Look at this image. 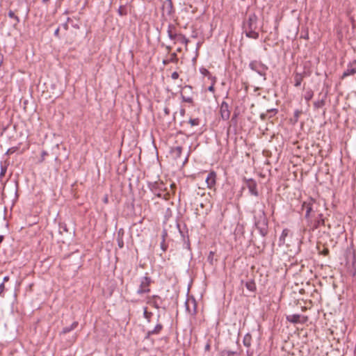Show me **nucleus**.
<instances>
[{"instance_id": "obj_29", "label": "nucleus", "mask_w": 356, "mask_h": 356, "mask_svg": "<svg viewBox=\"0 0 356 356\" xmlns=\"http://www.w3.org/2000/svg\"><path fill=\"white\" fill-rule=\"evenodd\" d=\"M325 101L323 99L318 100L314 103V107L316 108H321L324 106Z\"/></svg>"}, {"instance_id": "obj_4", "label": "nucleus", "mask_w": 356, "mask_h": 356, "mask_svg": "<svg viewBox=\"0 0 356 356\" xmlns=\"http://www.w3.org/2000/svg\"><path fill=\"white\" fill-rule=\"evenodd\" d=\"M316 201L312 197H309L307 200L304 201L302 204V209L305 210V219H309L312 217V212L314 211L316 208Z\"/></svg>"}, {"instance_id": "obj_35", "label": "nucleus", "mask_w": 356, "mask_h": 356, "mask_svg": "<svg viewBox=\"0 0 356 356\" xmlns=\"http://www.w3.org/2000/svg\"><path fill=\"white\" fill-rule=\"evenodd\" d=\"M143 315H144V317L146 318H149V314L147 312V310L146 307L144 309Z\"/></svg>"}, {"instance_id": "obj_9", "label": "nucleus", "mask_w": 356, "mask_h": 356, "mask_svg": "<svg viewBox=\"0 0 356 356\" xmlns=\"http://www.w3.org/2000/svg\"><path fill=\"white\" fill-rule=\"evenodd\" d=\"M293 236V233L287 228H285L282 230V234L279 238L278 245L282 246L286 245V246H289V243L286 241V238Z\"/></svg>"}, {"instance_id": "obj_33", "label": "nucleus", "mask_w": 356, "mask_h": 356, "mask_svg": "<svg viewBox=\"0 0 356 356\" xmlns=\"http://www.w3.org/2000/svg\"><path fill=\"white\" fill-rule=\"evenodd\" d=\"M4 289H5L4 283H1L0 284V296H3Z\"/></svg>"}, {"instance_id": "obj_38", "label": "nucleus", "mask_w": 356, "mask_h": 356, "mask_svg": "<svg viewBox=\"0 0 356 356\" xmlns=\"http://www.w3.org/2000/svg\"><path fill=\"white\" fill-rule=\"evenodd\" d=\"M184 100L188 103L192 102V99L191 97L184 98Z\"/></svg>"}, {"instance_id": "obj_40", "label": "nucleus", "mask_w": 356, "mask_h": 356, "mask_svg": "<svg viewBox=\"0 0 356 356\" xmlns=\"http://www.w3.org/2000/svg\"><path fill=\"white\" fill-rule=\"evenodd\" d=\"M163 63L164 65H167V64H169L170 62L169 61V59H168V60H163Z\"/></svg>"}, {"instance_id": "obj_34", "label": "nucleus", "mask_w": 356, "mask_h": 356, "mask_svg": "<svg viewBox=\"0 0 356 356\" xmlns=\"http://www.w3.org/2000/svg\"><path fill=\"white\" fill-rule=\"evenodd\" d=\"M179 74L178 72H174L172 74H171V78L174 80H176L179 78Z\"/></svg>"}, {"instance_id": "obj_13", "label": "nucleus", "mask_w": 356, "mask_h": 356, "mask_svg": "<svg viewBox=\"0 0 356 356\" xmlns=\"http://www.w3.org/2000/svg\"><path fill=\"white\" fill-rule=\"evenodd\" d=\"M162 300L159 296L154 295L147 298V303L159 309L161 305Z\"/></svg>"}, {"instance_id": "obj_26", "label": "nucleus", "mask_w": 356, "mask_h": 356, "mask_svg": "<svg viewBox=\"0 0 356 356\" xmlns=\"http://www.w3.org/2000/svg\"><path fill=\"white\" fill-rule=\"evenodd\" d=\"M172 152L177 156L180 157L182 153V147L181 146H177L172 149Z\"/></svg>"}, {"instance_id": "obj_45", "label": "nucleus", "mask_w": 356, "mask_h": 356, "mask_svg": "<svg viewBox=\"0 0 356 356\" xmlns=\"http://www.w3.org/2000/svg\"><path fill=\"white\" fill-rule=\"evenodd\" d=\"M3 239V237L2 236H0V243L2 242Z\"/></svg>"}, {"instance_id": "obj_19", "label": "nucleus", "mask_w": 356, "mask_h": 356, "mask_svg": "<svg viewBox=\"0 0 356 356\" xmlns=\"http://www.w3.org/2000/svg\"><path fill=\"white\" fill-rule=\"evenodd\" d=\"M245 285L246 289L251 292H254L257 289L256 284L252 280L246 282Z\"/></svg>"}, {"instance_id": "obj_42", "label": "nucleus", "mask_w": 356, "mask_h": 356, "mask_svg": "<svg viewBox=\"0 0 356 356\" xmlns=\"http://www.w3.org/2000/svg\"><path fill=\"white\" fill-rule=\"evenodd\" d=\"M104 203H106H106H108V197H107V196H106V197L104 198Z\"/></svg>"}, {"instance_id": "obj_10", "label": "nucleus", "mask_w": 356, "mask_h": 356, "mask_svg": "<svg viewBox=\"0 0 356 356\" xmlns=\"http://www.w3.org/2000/svg\"><path fill=\"white\" fill-rule=\"evenodd\" d=\"M356 74V60H353L348 64L346 70L342 74V79Z\"/></svg>"}, {"instance_id": "obj_23", "label": "nucleus", "mask_w": 356, "mask_h": 356, "mask_svg": "<svg viewBox=\"0 0 356 356\" xmlns=\"http://www.w3.org/2000/svg\"><path fill=\"white\" fill-rule=\"evenodd\" d=\"M118 14L120 16H124L128 14V8L127 6H120L118 10Z\"/></svg>"}, {"instance_id": "obj_48", "label": "nucleus", "mask_w": 356, "mask_h": 356, "mask_svg": "<svg viewBox=\"0 0 356 356\" xmlns=\"http://www.w3.org/2000/svg\"><path fill=\"white\" fill-rule=\"evenodd\" d=\"M298 113H299V112H298V111H296V115L297 117L298 116Z\"/></svg>"}, {"instance_id": "obj_17", "label": "nucleus", "mask_w": 356, "mask_h": 356, "mask_svg": "<svg viewBox=\"0 0 356 356\" xmlns=\"http://www.w3.org/2000/svg\"><path fill=\"white\" fill-rule=\"evenodd\" d=\"M304 79V75L301 73H296L294 74V86L299 87Z\"/></svg>"}, {"instance_id": "obj_1", "label": "nucleus", "mask_w": 356, "mask_h": 356, "mask_svg": "<svg viewBox=\"0 0 356 356\" xmlns=\"http://www.w3.org/2000/svg\"><path fill=\"white\" fill-rule=\"evenodd\" d=\"M258 17L255 13H251L243 23V31L245 36L251 39L259 38V33L257 31Z\"/></svg>"}, {"instance_id": "obj_5", "label": "nucleus", "mask_w": 356, "mask_h": 356, "mask_svg": "<svg viewBox=\"0 0 356 356\" xmlns=\"http://www.w3.org/2000/svg\"><path fill=\"white\" fill-rule=\"evenodd\" d=\"M307 225L312 231H314L321 226H323L325 225L323 214L321 213L318 214L316 218L313 220L312 217H310L309 219H307Z\"/></svg>"}, {"instance_id": "obj_30", "label": "nucleus", "mask_w": 356, "mask_h": 356, "mask_svg": "<svg viewBox=\"0 0 356 356\" xmlns=\"http://www.w3.org/2000/svg\"><path fill=\"white\" fill-rule=\"evenodd\" d=\"M178 60L177 56L175 53H172L170 55V58H169V61L170 63H177Z\"/></svg>"}, {"instance_id": "obj_49", "label": "nucleus", "mask_w": 356, "mask_h": 356, "mask_svg": "<svg viewBox=\"0 0 356 356\" xmlns=\"http://www.w3.org/2000/svg\"><path fill=\"white\" fill-rule=\"evenodd\" d=\"M119 245H120V248H122L123 243H120Z\"/></svg>"}, {"instance_id": "obj_25", "label": "nucleus", "mask_w": 356, "mask_h": 356, "mask_svg": "<svg viewBox=\"0 0 356 356\" xmlns=\"http://www.w3.org/2000/svg\"><path fill=\"white\" fill-rule=\"evenodd\" d=\"M188 123L191 127L199 126L200 124V120L199 118H191Z\"/></svg>"}, {"instance_id": "obj_6", "label": "nucleus", "mask_w": 356, "mask_h": 356, "mask_svg": "<svg viewBox=\"0 0 356 356\" xmlns=\"http://www.w3.org/2000/svg\"><path fill=\"white\" fill-rule=\"evenodd\" d=\"M152 282L151 278L147 276H145L141 278L140 284L138 289L137 290V293L139 295H142L143 293H147L150 291V284Z\"/></svg>"}, {"instance_id": "obj_16", "label": "nucleus", "mask_w": 356, "mask_h": 356, "mask_svg": "<svg viewBox=\"0 0 356 356\" xmlns=\"http://www.w3.org/2000/svg\"><path fill=\"white\" fill-rule=\"evenodd\" d=\"M180 42L185 45L186 49H187L188 44L189 43V40L182 33H179L178 38L175 40L174 43Z\"/></svg>"}, {"instance_id": "obj_20", "label": "nucleus", "mask_w": 356, "mask_h": 356, "mask_svg": "<svg viewBox=\"0 0 356 356\" xmlns=\"http://www.w3.org/2000/svg\"><path fill=\"white\" fill-rule=\"evenodd\" d=\"M243 345L247 347L250 348L251 346L252 343V336L249 333L246 334L243 339Z\"/></svg>"}, {"instance_id": "obj_43", "label": "nucleus", "mask_w": 356, "mask_h": 356, "mask_svg": "<svg viewBox=\"0 0 356 356\" xmlns=\"http://www.w3.org/2000/svg\"><path fill=\"white\" fill-rule=\"evenodd\" d=\"M269 111L270 112H273L275 114L277 113V109H271Z\"/></svg>"}, {"instance_id": "obj_50", "label": "nucleus", "mask_w": 356, "mask_h": 356, "mask_svg": "<svg viewBox=\"0 0 356 356\" xmlns=\"http://www.w3.org/2000/svg\"><path fill=\"white\" fill-rule=\"evenodd\" d=\"M119 245H120V248H122L123 243H120Z\"/></svg>"}, {"instance_id": "obj_15", "label": "nucleus", "mask_w": 356, "mask_h": 356, "mask_svg": "<svg viewBox=\"0 0 356 356\" xmlns=\"http://www.w3.org/2000/svg\"><path fill=\"white\" fill-rule=\"evenodd\" d=\"M187 310L192 314L196 313V304L194 299L188 300L186 302Z\"/></svg>"}, {"instance_id": "obj_24", "label": "nucleus", "mask_w": 356, "mask_h": 356, "mask_svg": "<svg viewBox=\"0 0 356 356\" xmlns=\"http://www.w3.org/2000/svg\"><path fill=\"white\" fill-rule=\"evenodd\" d=\"M313 96H314L313 91L311 89H309L306 91L304 97L307 102H309V100H311L312 99Z\"/></svg>"}, {"instance_id": "obj_37", "label": "nucleus", "mask_w": 356, "mask_h": 356, "mask_svg": "<svg viewBox=\"0 0 356 356\" xmlns=\"http://www.w3.org/2000/svg\"><path fill=\"white\" fill-rule=\"evenodd\" d=\"M47 154V153L44 151L42 152V159L40 160V162H42L44 159V156Z\"/></svg>"}, {"instance_id": "obj_28", "label": "nucleus", "mask_w": 356, "mask_h": 356, "mask_svg": "<svg viewBox=\"0 0 356 356\" xmlns=\"http://www.w3.org/2000/svg\"><path fill=\"white\" fill-rule=\"evenodd\" d=\"M8 15L10 18L14 19L17 23L19 22V18L17 15H15V13L13 10H9Z\"/></svg>"}, {"instance_id": "obj_39", "label": "nucleus", "mask_w": 356, "mask_h": 356, "mask_svg": "<svg viewBox=\"0 0 356 356\" xmlns=\"http://www.w3.org/2000/svg\"><path fill=\"white\" fill-rule=\"evenodd\" d=\"M9 280V277L8 276H5L3 277V283L6 282H8Z\"/></svg>"}, {"instance_id": "obj_18", "label": "nucleus", "mask_w": 356, "mask_h": 356, "mask_svg": "<svg viewBox=\"0 0 356 356\" xmlns=\"http://www.w3.org/2000/svg\"><path fill=\"white\" fill-rule=\"evenodd\" d=\"M162 329H163L162 325L160 323L157 324L152 330H149L147 332V337H149L151 335L159 334L160 332L162 330Z\"/></svg>"}, {"instance_id": "obj_21", "label": "nucleus", "mask_w": 356, "mask_h": 356, "mask_svg": "<svg viewBox=\"0 0 356 356\" xmlns=\"http://www.w3.org/2000/svg\"><path fill=\"white\" fill-rule=\"evenodd\" d=\"M200 72L204 76H207L209 80H211L212 78H216V76H212V74L210 73V72L205 67H200Z\"/></svg>"}, {"instance_id": "obj_2", "label": "nucleus", "mask_w": 356, "mask_h": 356, "mask_svg": "<svg viewBox=\"0 0 356 356\" xmlns=\"http://www.w3.org/2000/svg\"><path fill=\"white\" fill-rule=\"evenodd\" d=\"M255 226L259 229L261 236H265L268 234V222L264 211L262 210L259 212L258 216L254 217Z\"/></svg>"}, {"instance_id": "obj_3", "label": "nucleus", "mask_w": 356, "mask_h": 356, "mask_svg": "<svg viewBox=\"0 0 356 356\" xmlns=\"http://www.w3.org/2000/svg\"><path fill=\"white\" fill-rule=\"evenodd\" d=\"M249 67L252 70L257 72L258 74L264 77V79L266 80V72L268 70V67L265 64L262 63L261 61L258 60H252L249 64Z\"/></svg>"}, {"instance_id": "obj_8", "label": "nucleus", "mask_w": 356, "mask_h": 356, "mask_svg": "<svg viewBox=\"0 0 356 356\" xmlns=\"http://www.w3.org/2000/svg\"><path fill=\"white\" fill-rule=\"evenodd\" d=\"M217 174L214 171H210L205 179L207 186L209 189L215 188L216 184Z\"/></svg>"}, {"instance_id": "obj_22", "label": "nucleus", "mask_w": 356, "mask_h": 356, "mask_svg": "<svg viewBox=\"0 0 356 356\" xmlns=\"http://www.w3.org/2000/svg\"><path fill=\"white\" fill-rule=\"evenodd\" d=\"M77 326H78V322L74 321L72 323V325L70 326L64 327L61 333L67 334V333L71 332L72 330H74Z\"/></svg>"}, {"instance_id": "obj_46", "label": "nucleus", "mask_w": 356, "mask_h": 356, "mask_svg": "<svg viewBox=\"0 0 356 356\" xmlns=\"http://www.w3.org/2000/svg\"><path fill=\"white\" fill-rule=\"evenodd\" d=\"M247 354H248V355H251L252 354V352H250L249 350H248V351H247Z\"/></svg>"}, {"instance_id": "obj_41", "label": "nucleus", "mask_w": 356, "mask_h": 356, "mask_svg": "<svg viewBox=\"0 0 356 356\" xmlns=\"http://www.w3.org/2000/svg\"><path fill=\"white\" fill-rule=\"evenodd\" d=\"M161 248L163 249V251H165V248L164 247V241L161 243Z\"/></svg>"}, {"instance_id": "obj_7", "label": "nucleus", "mask_w": 356, "mask_h": 356, "mask_svg": "<svg viewBox=\"0 0 356 356\" xmlns=\"http://www.w3.org/2000/svg\"><path fill=\"white\" fill-rule=\"evenodd\" d=\"M286 320H287V321H289L291 323H293V324H296V323L303 324L307 321L308 318H307V316L300 315V314H291V315H288L286 316Z\"/></svg>"}, {"instance_id": "obj_51", "label": "nucleus", "mask_w": 356, "mask_h": 356, "mask_svg": "<svg viewBox=\"0 0 356 356\" xmlns=\"http://www.w3.org/2000/svg\"><path fill=\"white\" fill-rule=\"evenodd\" d=\"M206 348H207V349H209V345H207V346H206Z\"/></svg>"}, {"instance_id": "obj_47", "label": "nucleus", "mask_w": 356, "mask_h": 356, "mask_svg": "<svg viewBox=\"0 0 356 356\" xmlns=\"http://www.w3.org/2000/svg\"><path fill=\"white\" fill-rule=\"evenodd\" d=\"M49 0H42V2L43 3H47V1H49Z\"/></svg>"}, {"instance_id": "obj_14", "label": "nucleus", "mask_w": 356, "mask_h": 356, "mask_svg": "<svg viewBox=\"0 0 356 356\" xmlns=\"http://www.w3.org/2000/svg\"><path fill=\"white\" fill-rule=\"evenodd\" d=\"M167 33L169 38L174 42L178 38L179 33H177L176 27L174 24H169L167 29Z\"/></svg>"}, {"instance_id": "obj_12", "label": "nucleus", "mask_w": 356, "mask_h": 356, "mask_svg": "<svg viewBox=\"0 0 356 356\" xmlns=\"http://www.w3.org/2000/svg\"><path fill=\"white\" fill-rule=\"evenodd\" d=\"M246 185L249 190L250 193L252 195H254L256 197L259 195V193L257 191V182L254 179H250L246 180Z\"/></svg>"}, {"instance_id": "obj_32", "label": "nucleus", "mask_w": 356, "mask_h": 356, "mask_svg": "<svg viewBox=\"0 0 356 356\" xmlns=\"http://www.w3.org/2000/svg\"><path fill=\"white\" fill-rule=\"evenodd\" d=\"M6 170H7L6 167H3V166L1 167L0 178L5 175Z\"/></svg>"}, {"instance_id": "obj_52", "label": "nucleus", "mask_w": 356, "mask_h": 356, "mask_svg": "<svg viewBox=\"0 0 356 356\" xmlns=\"http://www.w3.org/2000/svg\"><path fill=\"white\" fill-rule=\"evenodd\" d=\"M167 49L170 51V47H167Z\"/></svg>"}, {"instance_id": "obj_36", "label": "nucleus", "mask_w": 356, "mask_h": 356, "mask_svg": "<svg viewBox=\"0 0 356 356\" xmlns=\"http://www.w3.org/2000/svg\"><path fill=\"white\" fill-rule=\"evenodd\" d=\"M15 150H16L15 147H11V148L8 149L7 154H13V152H15Z\"/></svg>"}, {"instance_id": "obj_44", "label": "nucleus", "mask_w": 356, "mask_h": 356, "mask_svg": "<svg viewBox=\"0 0 356 356\" xmlns=\"http://www.w3.org/2000/svg\"><path fill=\"white\" fill-rule=\"evenodd\" d=\"M58 32H59V29H56V31H55V33H55V35L58 34Z\"/></svg>"}, {"instance_id": "obj_27", "label": "nucleus", "mask_w": 356, "mask_h": 356, "mask_svg": "<svg viewBox=\"0 0 356 356\" xmlns=\"http://www.w3.org/2000/svg\"><path fill=\"white\" fill-rule=\"evenodd\" d=\"M211 86L208 88V90L209 92H215V88H214V86L216 84V78H212V79L211 80Z\"/></svg>"}, {"instance_id": "obj_31", "label": "nucleus", "mask_w": 356, "mask_h": 356, "mask_svg": "<svg viewBox=\"0 0 356 356\" xmlns=\"http://www.w3.org/2000/svg\"><path fill=\"white\" fill-rule=\"evenodd\" d=\"M222 354L225 356H232L233 355L236 354V352L231 350H225L222 352Z\"/></svg>"}, {"instance_id": "obj_11", "label": "nucleus", "mask_w": 356, "mask_h": 356, "mask_svg": "<svg viewBox=\"0 0 356 356\" xmlns=\"http://www.w3.org/2000/svg\"><path fill=\"white\" fill-rule=\"evenodd\" d=\"M220 113L223 120H229L230 117V111L227 102H222L220 107Z\"/></svg>"}]
</instances>
